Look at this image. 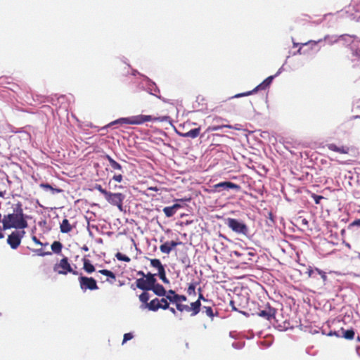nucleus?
Listing matches in <instances>:
<instances>
[{
    "instance_id": "nucleus-1",
    "label": "nucleus",
    "mask_w": 360,
    "mask_h": 360,
    "mask_svg": "<svg viewBox=\"0 0 360 360\" xmlns=\"http://www.w3.org/2000/svg\"><path fill=\"white\" fill-rule=\"evenodd\" d=\"M12 210V213L4 215L2 219L3 230L11 228L23 229L27 227L21 202L13 204Z\"/></svg>"
},
{
    "instance_id": "nucleus-2",
    "label": "nucleus",
    "mask_w": 360,
    "mask_h": 360,
    "mask_svg": "<svg viewBox=\"0 0 360 360\" xmlns=\"http://www.w3.org/2000/svg\"><path fill=\"white\" fill-rule=\"evenodd\" d=\"M164 118L153 117L151 115H140L131 117L120 118L110 123V125L116 123L127 124H141L146 122L150 121H164Z\"/></svg>"
},
{
    "instance_id": "nucleus-3",
    "label": "nucleus",
    "mask_w": 360,
    "mask_h": 360,
    "mask_svg": "<svg viewBox=\"0 0 360 360\" xmlns=\"http://www.w3.org/2000/svg\"><path fill=\"white\" fill-rule=\"evenodd\" d=\"M226 224L233 231L247 236L248 233V228L247 225L236 219L228 218L226 220Z\"/></svg>"
},
{
    "instance_id": "nucleus-4",
    "label": "nucleus",
    "mask_w": 360,
    "mask_h": 360,
    "mask_svg": "<svg viewBox=\"0 0 360 360\" xmlns=\"http://www.w3.org/2000/svg\"><path fill=\"white\" fill-rule=\"evenodd\" d=\"M79 275L78 281L82 291L85 292L87 290H96L98 289L97 282L93 277L84 276L82 274Z\"/></svg>"
},
{
    "instance_id": "nucleus-5",
    "label": "nucleus",
    "mask_w": 360,
    "mask_h": 360,
    "mask_svg": "<svg viewBox=\"0 0 360 360\" xmlns=\"http://www.w3.org/2000/svg\"><path fill=\"white\" fill-rule=\"evenodd\" d=\"M54 271L59 274L66 275L68 273H72L73 275H79V273L72 269L68 257H63L54 266Z\"/></svg>"
},
{
    "instance_id": "nucleus-6",
    "label": "nucleus",
    "mask_w": 360,
    "mask_h": 360,
    "mask_svg": "<svg viewBox=\"0 0 360 360\" xmlns=\"http://www.w3.org/2000/svg\"><path fill=\"white\" fill-rule=\"evenodd\" d=\"M105 198L110 204L117 206L120 211H122V203L124 199V194L121 193H111L109 191Z\"/></svg>"
},
{
    "instance_id": "nucleus-7",
    "label": "nucleus",
    "mask_w": 360,
    "mask_h": 360,
    "mask_svg": "<svg viewBox=\"0 0 360 360\" xmlns=\"http://www.w3.org/2000/svg\"><path fill=\"white\" fill-rule=\"evenodd\" d=\"M25 233V231H15L8 235L7 243L12 249L15 250L19 247Z\"/></svg>"
},
{
    "instance_id": "nucleus-8",
    "label": "nucleus",
    "mask_w": 360,
    "mask_h": 360,
    "mask_svg": "<svg viewBox=\"0 0 360 360\" xmlns=\"http://www.w3.org/2000/svg\"><path fill=\"white\" fill-rule=\"evenodd\" d=\"M273 78H274L273 76L268 77L261 84H259L258 86H257L253 90L249 91H247L245 93H242V94H238L236 95L235 97L239 98V97H242V96H250V95L252 94L255 92H257L259 90H264L267 87L269 86V85L271 84V83L273 80Z\"/></svg>"
},
{
    "instance_id": "nucleus-9",
    "label": "nucleus",
    "mask_w": 360,
    "mask_h": 360,
    "mask_svg": "<svg viewBox=\"0 0 360 360\" xmlns=\"http://www.w3.org/2000/svg\"><path fill=\"white\" fill-rule=\"evenodd\" d=\"M276 313V309L267 304L263 309H259L257 314L259 316L271 321L272 319H275Z\"/></svg>"
},
{
    "instance_id": "nucleus-10",
    "label": "nucleus",
    "mask_w": 360,
    "mask_h": 360,
    "mask_svg": "<svg viewBox=\"0 0 360 360\" xmlns=\"http://www.w3.org/2000/svg\"><path fill=\"white\" fill-rule=\"evenodd\" d=\"M213 189L216 192H220L223 190L235 189L239 191L240 186L231 181H223L213 186Z\"/></svg>"
},
{
    "instance_id": "nucleus-11",
    "label": "nucleus",
    "mask_w": 360,
    "mask_h": 360,
    "mask_svg": "<svg viewBox=\"0 0 360 360\" xmlns=\"http://www.w3.org/2000/svg\"><path fill=\"white\" fill-rule=\"evenodd\" d=\"M326 147L328 150L340 154H348L351 150V148L347 146H338L335 143H328L326 145Z\"/></svg>"
},
{
    "instance_id": "nucleus-12",
    "label": "nucleus",
    "mask_w": 360,
    "mask_h": 360,
    "mask_svg": "<svg viewBox=\"0 0 360 360\" xmlns=\"http://www.w3.org/2000/svg\"><path fill=\"white\" fill-rule=\"evenodd\" d=\"M308 274V276L312 278L318 279V276H320L321 278L323 280L324 283L327 279V276L326 273L319 269H312L311 268H309L306 272Z\"/></svg>"
},
{
    "instance_id": "nucleus-13",
    "label": "nucleus",
    "mask_w": 360,
    "mask_h": 360,
    "mask_svg": "<svg viewBox=\"0 0 360 360\" xmlns=\"http://www.w3.org/2000/svg\"><path fill=\"white\" fill-rule=\"evenodd\" d=\"M181 244V242H176L172 240L170 242H166L160 246V250L162 253L169 254L172 250L176 248L177 245Z\"/></svg>"
},
{
    "instance_id": "nucleus-14",
    "label": "nucleus",
    "mask_w": 360,
    "mask_h": 360,
    "mask_svg": "<svg viewBox=\"0 0 360 360\" xmlns=\"http://www.w3.org/2000/svg\"><path fill=\"white\" fill-rule=\"evenodd\" d=\"M234 255L237 257H241V260L243 263L247 264L248 262L252 261V257L255 256V253L252 251H244L243 252H239L238 251H234Z\"/></svg>"
},
{
    "instance_id": "nucleus-15",
    "label": "nucleus",
    "mask_w": 360,
    "mask_h": 360,
    "mask_svg": "<svg viewBox=\"0 0 360 360\" xmlns=\"http://www.w3.org/2000/svg\"><path fill=\"white\" fill-rule=\"evenodd\" d=\"M136 286L139 289L148 291L150 290L152 285L146 281V278H140L136 280Z\"/></svg>"
},
{
    "instance_id": "nucleus-16",
    "label": "nucleus",
    "mask_w": 360,
    "mask_h": 360,
    "mask_svg": "<svg viewBox=\"0 0 360 360\" xmlns=\"http://www.w3.org/2000/svg\"><path fill=\"white\" fill-rule=\"evenodd\" d=\"M98 273L107 276L106 282H108L110 284H113L116 281L115 274L108 269H101L98 271Z\"/></svg>"
},
{
    "instance_id": "nucleus-17",
    "label": "nucleus",
    "mask_w": 360,
    "mask_h": 360,
    "mask_svg": "<svg viewBox=\"0 0 360 360\" xmlns=\"http://www.w3.org/2000/svg\"><path fill=\"white\" fill-rule=\"evenodd\" d=\"M150 290H152L158 296H165L167 293L165 288L160 283H155L151 286Z\"/></svg>"
},
{
    "instance_id": "nucleus-18",
    "label": "nucleus",
    "mask_w": 360,
    "mask_h": 360,
    "mask_svg": "<svg viewBox=\"0 0 360 360\" xmlns=\"http://www.w3.org/2000/svg\"><path fill=\"white\" fill-rule=\"evenodd\" d=\"M167 299H168V300H169L171 302L175 303L176 305L181 304V302H185L187 300V298L185 295H178L176 293L174 295L167 296Z\"/></svg>"
},
{
    "instance_id": "nucleus-19",
    "label": "nucleus",
    "mask_w": 360,
    "mask_h": 360,
    "mask_svg": "<svg viewBox=\"0 0 360 360\" xmlns=\"http://www.w3.org/2000/svg\"><path fill=\"white\" fill-rule=\"evenodd\" d=\"M180 207L181 205L179 204H174L172 206L164 207L163 212L166 217H171L176 213V210Z\"/></svg>"
},
{
    "instance_id": "nucleus-20",
    "label": "nucleus",
    "mask_w": 360,
    "mask_h": 360,
    "mask_svg": "<svg viewBox=\"0 0 360 360\" xmlns=\"http://www.w3.org/2000/svg\"><path fill=\"white\" fill-rule=\"evenodd\" d=\"M200 133V127L195 128L191 129L190 131L181 134V136L185 138H192L195 139L199 136Z\"/></svg>"
},
{
    "instance_id": "nucleus-21",
    "label": "nucleus",
    "mask_w": 360,
    "mask_h": 360,
    "mask_svg": "<svg viewBox=\"0 0 360 360\" xmlns=\"http://www.w3.org/2000/svg\"><path fill=\"white\" fill-rule=\"evenodd\" d=\"M201 307V302L199 300H196L195 302H191L189 306V310L191 311V316L197 315L200 311Z\"/></svg>"
},
{
    "instance_id": "nucleus-22",
    "label": "nucleus",
    "mask_w": 360,
    "mask_h": 360,
    "mask_svg": "<svg viewBox=\"0 0 360 360\" xmlns=\"http://www.w3.org/2000/svg\"><path fill=\"white\" fill-rule=\"evenodd\" d=\"M83 269L87 274H91L94 271H95L94 266L91 263V261L89 259L86 258L83 259Z\"/></svg>"
},
{
    "instance_id": "nucleus-23",
    "label": "nucleus",
    "mask_w": 360,
    "mask_h": 360,
    "mask_svg": "<svg viewBox=\"0 0 360 360\" xmlns=\"http://www.w3.org/2000/svg\"><path fill=\"white\" fill-rule=\"evenodd\" d=\"M60 231L64 233L70 232L72 229L68 219H64L60 226Z\"/></svg>"
},
{
    "instance_id": "nucleus-24",
    "label": "nucleus",
    "mask_w": 360,
    "mask_h": 360,
    "mask_svg": "<svg viewBox=\"0 0 360 360\" xmlns=\"http://www.w3.org/2000/svg\"><path fill=\"white\" fill-rule=\"evenodd\" d=\"M104 158L109 162L110 165L113 169L120 171L122 169V165L112 159L109 155H105Z\"/></svg>"
},
{
    "instance_id": "nucleus-25",
    "label": "nucleus",
    "mask_w": 360,
    "mask_h": 360,
    "mask_svg": "<svg viewBox=\"0 0 360 360\" xmlns=\"http://www.w3.org/2000/svg\"><path fill=\"white\" fill-rule=\"evenodd\" d=\"M159 303V299L155 298L147 304V308L150 311H156L160 309Z\"/></svg>"
},
{
    "instance_id": "nucleus-26",
    "label": "nucleus",
    "mask_w": 360,
    "mask_h": 360,
    "mask_svg": "<svg viewBox=\"0 0 360 360\" xmlns=\"http://www.w3.org/2000/svg\"><path fill=\"white\" fill-rule=\"evenodd\" d=\"M342 332V337L347 340H353L354 338L355 333L354 329H349L345 330L343 328H341Z\"/></svg>"
},
{
    "instance_id": "nucleus-27",
    "label": "nucleus",
    "mask_w": 360,
    "mask_h": 360,
    "mask_svg": "<svg viewBox=\"0 0 360 360\" xmlns=\"http://www.w3.org/2000/svg\"><path fill=\"white\" fill-rule=\"evenodd\" d=\"M150 265L153 267L156 268L158 271H161L162 269H164V266L162 264V263L160 261V259H150Z\"/></svg>"
},
{
    "instance_id": "nucleus-28",
    "label": "nucleus",
    "mask_w": 360,
    "mask_h": 360,
    "mask_svg": "<svg viewBox=\"0 0 360 360\" xmlns=\"http://www.w3.org/2000/svg\"><path fill=\"white\" fill-rule=\"evenodd\" d=\"M139 298L142 303L145 304V307L147 308V304L149 303L148 302L150 298L149 293L147 292L146 291H144L139 295Z\"/></svg>"
},
{
    "instance_id": "nucleus-29",
    "label": "nucleus",
    "mask_w": 360,
    "mask_h": 360,
    "mask_svg": "<svg viewBox=\"0 0 360 360\" xmlns=\"http://www.w3.org/2000/svg\"><path fill=\"white\" fill-rule=\"evenodd\" d=\"M63 245L59 241H54L51 245V250L55 253H60L61 252Z\"/></svg>"
},
{
    "instance_id": "nucleus-30",
    "label": "nucleus",
    "mask_w": 360,
    "mask_h": 360,
    "mask_svg": "<svg viewBox=\"0 0 360 360\" xmlns=\"http://www.w3.org/2000/svg\"><path fill=\"white\" fill-rule=\"evenodd\" d=\"M155 276V274H153L148 272V274H146L144 278H146V281L149 283L151 285H155V283H156V278Z\"/></svg>"
},
{
    "instance_id": "nucleus-31",
    "label": "nucleus",
    "mask_w": 360,
    "mask_h": 360,
    "mask_svg": "<svg viewBox=\"0 0 360 360\" xmlns=\"http://www.w3.org/2000/svg\"><path fill=\"white\" fill-rule=\"evenodd\" d=\"M197 283H191L188 287V289H187V293L188 295H193L195 296V294H196V292H195V288H196V285H197Z\"/></svg>"
},
{
    "instance_id": "nucleus-32",
    "label": "nucleus",
    "mask_w": 360,
    "mask_h": 360,
    "mask_svg": "<svg viewBox=\"0 0 360 360\" xmlns=\"http://www.w3.org/2000/svg\"><path fill=\"white\" fill-rule=\"evenodd\" d=\"M168 299L167 298H162L161 300H159L160 301V303H159V306H160V309H169V302H167Z\"/></svg>"
},
{
    "instance_id": "nucleus-33",
    "label": "nucleus",
    "mask_w": 360,
    "mask_h": 360,
    "mask_svg": "<svg viewBox=\"0 0 360 360\" xmlns=\"http://www.w3.org/2000/svg\"><path fill=\"white\" fill-rule=\"evenodd\" d=\"M202 310H204L206 315L210 317L211 319H213V317L214 316L213 309L210 306H204L202 307Z\"/></svg>"
},
{
    "instance_id": "nucleus-34",
    "label": "nucleus",
    "mask_w": 360,
    "mask_h": 360,
    "mask_svg": "<svg viewBox=\"0 0 360 360\" xmlns=\"http://www.w3.org/2000/svg\"><path fill=\"white\" fill-rule=\"evenodd\" d=\"M158 276L164 283H169V281L166 277V272H165V268L163 269H162L161 271H158Z\"/></svg>"
},
{
    "instance_id": "nucleus-35",
    "label": "nucleus",
    "mask_w": 360,
    "mask_h": 360,
    "mask_svg": "<svg viewBox=\"0 0 360 360\" xmlns=\"http://www.w3.org/2000/svg\"><path fill=\"white\" fill-rule=\"evenodd\" d=\"M196 102L199 104V105H201L202 106H205L207 105V99L206 98L202 96V95H198L197 97H196Z\"/></svg>"
},
{
    "instance_id": "nucleus-36",
    "label": "nucleus",
    "mask_w": 360,
    "mask_h": 360,
    "mask_svg": "<svg viewBox=\"0 0 360 360\" xmlns=\"http://www.w3.org/2000/svg\"><path fill=\"white\" fill-rule=\"evenodd\" d=\"M176 309L181 312H183V311L190 312L188 305L184 304L181 303V304H176Z\"/></svg>"
},
{
    "instance_id": "nucleus-37",
    "label": "nucleus",
    "mask_w": 360,
    "mask_h": 360,
    "mask_svg": "<svg viewBox=\"0 0 360 360\" xmlns=\"http://www.w3.org/2000/svg\"><path fill=\"white\" fill-rule=\"evenodd\" d=\"M116 257L120 261H123V262H129L131 260V259L128 256L123 255L120 252H117L116 254Z\"/></svg>"
},
{
    "instance_id": "nucleus-38",
    "label": "nucleus",
    "mask_w": 360,
    "mask_h": 360,
    "mask_svg": "<svg viewBox=\"0 0 360 360\" xmlns=\"http://www.w3.org/2000/svg\"><path fill=\"white\" fill-rule=\"evenodd\" d=\"M95 188L101 194H103L104 195V197L106 196V195L108 193L109 191H106L105 189L103 188V187L101 186V185L100 184H96L95 186Z\"/></svg>"
},
{
    "instance_id": "nucleus-39",
    "label": "nucleus",
    "mask_w": 360,
    "mask_h": 360,
    "mask_svg": "<svg viewBox=\"0 0 360 360\" xmlns=\"http://www.w3.org/2000/svg\"><path fill=\"white\" fill-rule=\"evenodd\" d=\"M132 338H133V335L131 333H125L124 335L122 344L125 343L127 341L130 340Z\"/></svg>"
},
{
    "instance_id": "nucleus-40",
    "label": "nucleus",
    "mask_w": 360,
    "mask_h": 360,
    "mask_svg": "<svg viewBox=\"0 0 360 360\" xmlns=\"http://www.w3.org/2000/svg\"><path fill=\"white\" fill-rule=\"evenodd\" d=\"M112 179L117 182H122V180H123V176L121 174H115L113 176H112Z\"/></svg>"
},
{
    "instance_id": "nucleus-41",
    "label": "nucleus",
    "mask_w": 360,
    "mask_h": 360,
    "mask_svg": "<svg viewBox=\"0 0 360 360\" xmlns=\"http://www.w3.org/2000/svg\"><path fill=\"white\" fill-rule=\"evenodd\" d=\"M322 198H323V196H321V195H314V200L316 204H319L320 200Z\"/></svg>"
},
{
    "instance_id": "nucleus-42",
    "label": "nucleus",
    "mask_w": 360,
    "mask_h": 360,
    "mask_svg": "<svg viewBox=\"0 0 360 360\" xmlns=\"http://www.w3.org/2000/svg\"><path fill=\"white\" fill-rule=\"evenodd\" d=\"M40 186H41V188H46V189H50V190H51V191H54V189L53 188V187H52L51 185L48 184H41L40 185Z\"/></svg>"
},
{
    "instance_id": "nucleus-43",
    "label": "nucleus",
    "mask_w": 360,
    "mask_h": 360,
    "mask_svg": "<svg viewBox=\"0 0 360 360\" xmlns=\"http://www.w3.org/2000/svg\"><path fill=\"white\" fill-rule=\"evenodd\" d=\"M32 239L35 244L39 245H43V243L35 236H33L32 237Z\"/></svg>"
},
{
    "instance_id": "nucleus-44",
    "label": "nucleus",
    "mask_w": 360,
    "mask_h": 360,
    "mask_svg": "<svg viewBox=\"0 0 360 360\" xmlns=\"http://www.w3.org/2000/svg\"><path fill=\"white\" fill-rule=\"evenodd\" d=\"M197 300H199L200 302H201V300L202 301H207V300L203 296L202 293H199L198 295V299Z\"/></svg>"
},
{
    "instance_id": "nucleus-45",
    "label": "nucleus",
    "mask_w": 360,
    "mask_h": 360,
    "mask_svg": "<svg viewBox=\"0 0 360 360\" xmlns=\"http://www.w3.org/2000/svg\"><path fill=\"white\" fill-rule=\"evenodd\" d=\"M176 295V292L173 290H169L168 292H167L166 295L165 296H169V295Z\"/></svg>"
},
{
    "instance_id": "nucleus-46",
    "label": "nucleus",
    "mask_w": 360,
    "mask_h": 360,
    "mask_svg": "<svg viewBox=\"0 0 360 360\" xmlns=\"http://www.w3.org/2000/svg\"><path fill=\"white\" fill-rule=\"evenodd\" d=\"M352 226H360V219H356V220H354V221L352 223Z\"/></svg>"
},
{
    "instance_id": "nucleus-47",
    "label": "nucleus",
    "mask_w": 360,
    "mask_h": 360,
    "mask_svg": "<svg viewBox=\"0 0 360 360\" xmlns=\"http://www.w3.org/2000/svg\"><path fill=\"white\" fill-rule=\"evenodd\" d=\"M37 252H38L37 255H39V256H44L46 255H50L51 254V252H42L41 250H38Z\"/></svg>"
},
{
    "instance_id": "nucleus-48",
    "label": "nucleus",
    "mask_w": 360,
    "mask_h": 360,
    "mask_svg": "<svg viewBox=\"0 0 360 360\" xmlns=\"http://www.w3.org/2000/svg\"><path fill=\"white\" fill-rule=\"evenodd\" d=\"M311 44H316V42L315 41H309L308 42H306V43H304V44H302V46H307V45H309Z\"/></svg>"
},
{
    "instance_id": "nucleus-49",
    "label": "nucleus",
    "mask_w": 360,
    "mask_h": 360,
    "mask_svg": "<svg viewBox=\"0 0 360 360\" xmlns=\"http://www.w3.org/2000/svg\"><path fill=\"white\" fill-rule=\"evenodd\" d=\"M137 274H138V275H139V276H142V278H145V276L146 275V274H145V273H144L143 271H138V272H137Z\"/></svg>"
},
{
    "instance_id": "nucleus-50",
    "label": "nucleus",
    "mask_w": 360,
    "mask_h": 360,
    "mask_svg": "<svg viewBox=\"0 0 360 360\" xmlns=\"http://www.w3.org/2000/svg\"><path fill=\"white\" fill-rule=\"evenodd\" d=\"M221 129V127H213L212 128H210L209 129L212 130V131H217L218 129Z\"/></svg>"
},
{
    "instance_id": "nucleus-51",
    "label": "nucleus",
    "mask_w": 360,
    "mask_h": 360,
    "mask_svg": "<svg viewBox=\"0 0 360 360\" xmlns=\"http://www.w3.org/2000/svg\"><path fill=\"white\" fill-rule=\"evenodd\" d=\"M169 309L173 314H176V311L174 308L169 307Z\"/></svg>"
},
{
    "instance_id": "nucleus-52",
    "label": "nucleus",
    "mask_w": 360,
    "mask_h": 360,
    "mask_svg": "<svg viewBox=\"0 0 360 360\" xmlns=\"http://www.w3.org/2000/svg\"><path fill=\"white\" fill-rule=\"evenodd\" d=\"M148 190L153 191H158V188L157 187H149Z\"/></svg>"
},
{
    "instance_id": "nucleus-53",
    "label": "nucleus",
    "mask_w": 360,
    "mask_h": 360,
    "mask_svg": "<svg viewBox=\"0 0 360 360\" xmlns=\"http://www.w3.org/2000/svg\"><path fill=\"white\" fill-rule=\"evenodd\" d=\"M4 237V233H2V229L0 228V239Z\"/></svg>"
},
{
    "instance_id": "nucleus-54",
    "label": "nucleus",
    "mask_w": 360,
    "mask_h": 360,
    "mask_svg": "<svg viewBox=\"0 0 360 360\" xmlns=\"http://www.w3.org/2000/svg\"><path fill=\"white\" fill-rule=\"evenodd\" d=\"M302 47H300V48L298 49L297 53H298L299 54H302V53H303V52H302Z\"/></svg>"
},
{
    "instance_id": "nucleus-55",
    "label": "nucleus",
    "mask_w": 360,
    "mask_h": 360,
    "mask_svg": "<svg viewBox=\"0 0 360 360\" xmlns=\"http://www.w3.org/2000/svg\"><path fill=\"white\" fill-rule=\"evenodd\" d=\"M4 193L2 191H0V197L4 198Z\"/></svg>"
},
{
    "instance_id": "nucleus-56",
    "label": "nucleus",
    "mask_w": 360,
    "mask_h": 360,
    "mask_svg": "<svg viewBox=\"0 0 360 360\" xmlns=\"http://www.w3.org/2000/svg\"><path fill=\"white\" fill-rule=\"evenodd\" d=\"M198 294H199V293H202V289H201V288H199L198 289Z\"/></svg>"
},
{
    "instance_id": "nucleus-57",
    "label": "nucleus",
    "mask_w": 360,
    "mask_h": 360,
    "mask_svg": "<svg viewBox=\"0 0 360 360\" xmlns=\"http://www.w3.org/2000/svg\"><path fill=\"white\" fill-rule=\"evenodd\" d=\"M2 222V216H1V214L0 213V222Z\"/></svg>"
},
{
    "instance_id": "nucleus-58",
    "label": "nucleus",
    "mask_w": 360,
    "mask_h": 360,
    "mask_svg": "<svg viewBox=\"0 0 360 360\" xmlns=\"http://www.w3.org/2000/svg\"><path fill=\"white\" fill-rule=\"evenodd\" d=\"M224 127H228V128H231V126H229V125H225Z\"/></svg>"
},
{
    "instance_id": "nucleus-59",
    "label": "nucleus",
    "mask_w": 360,
    "mask_h": 360,
    "mask_svg": "<svg viewBox=\"0 0 360 360\" xmlns=\"http://www.w3.org/2000/svg\"><path fill=\"white\" fill-rule=\"evenodd\" d=\"M340 164H346V162H339Z\"/></svg>"
}]
</instances>
